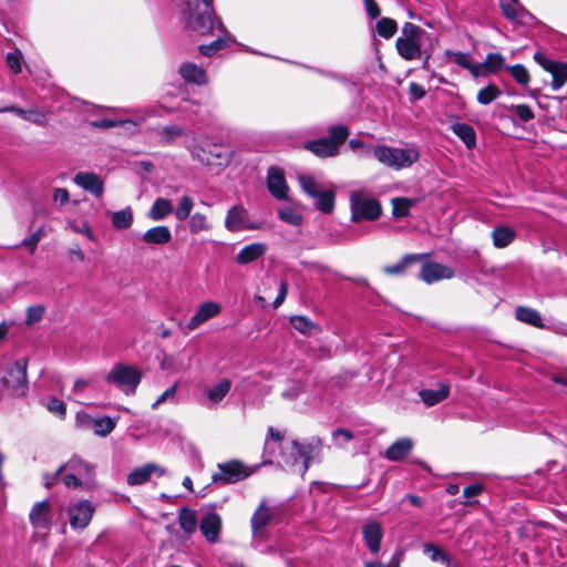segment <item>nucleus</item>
I'll return each mask as SVG.
<instances>
[{
    "label": "nucleus",
    "mask_w": 567,
    "mask_h": 567,
    "mask_svg": "<svg viewBox=\"0 0 567 567\" xmlns=\"http://www.w3.org/2000/svg\"><path fill=\"white\" fill-rule=\"evenodd\" d=\"M430 40L427 32L421 27L406 22L401 29V34L395 41L398 54L405 61H422V68L429 70L433 47L427 45Z\"/></svg>",
    "instance_id": "1"
},
{
    "label": "nucleus",
    "mask_w": 567,
    "mask_h": 567,
    "mask_svg": "<svg viewBox=\"0 0 567 567\" xmlns=\"http://www.w3.org/2000/svg\"><path fill=\"white\" fill-rule=\"evenodd\" d=\"M188 27L198 32L199 34H208L214 29L219 31V34L215 41H213L208 45H200L199 52L203 55L210 56L217 51L229 47L231 42H234L230 33L227 32L225 25L221 21L214 19L215 11L214 8H210L208 11L207 8H204L202 12L198 9H193L192 4L188 3Z\"/></svg>",
    "instance_id": "2"
},
{
    "label": "nucleus",
    "mask_w": 567,
    "mask_h": 567,
    "mask_svg": "<svg viewBox=\"0 0 567 567\" xmlns=\"http://www.w3.org/2000/svg\"><path fill=\"white\" fill-rule=\"evenodd\" d=\"M62 483L66 488L87 491L94 486L95 465L79 456H72L60 465Z\"/></svg>",
    "instance_id": "3"
},
{
    "label": "nucleus",
    "mask_w": 567,
    "mask_h": 567,
    "mask_svg": "<svg viewBox=\"0 0 567 567\" xmlns=\"http://www.w3.org/2000/svg\"><path fill=\"white\" fill-rule=\"evenodd\" d=\"M187 150L193 159L208 166H224L230 161L226 147L205 135L193 136Z\"/></svg>",
    "instance_id": "4"
},
{
    "label": "nucleus",
    "mask_w": 567,
    "mask_h": 567,
    "mask_svg": "<svg viewBox=\"0 0 567 567\" xmlns=\"http://www.w3.org/2000/svg\"><path fill=\"white\" fill-rule=\"evenodd\" d=\"M372 152L379 163L393 169L410 167L420 158V153L414 147L400 148L378 145Z\"/></svg>",
    "instance_id": "5"
},
{
    "label": "nucleus",
    "mask_w": 567,
    "mask_h": 567,
    "mask_svg": "<svg viewBox=\"0 0 567 567\" xmlns=\"http://www.w3.org/2000/svg\"><path fill=\"white\" fill-rule=\"evenodd\" d=\"M350 208L352 221L374 220L380 217L382 212L379 202L365 189L351 192Z\"/></svg>",
    "instance_id": "6"
},
{
    "label": "nucleus",
    "mask_w": 567,
    "mask_h": 567,
    "mask_svg": "<svg viewBox=\"0 0 567 567\" xmlns=\"http://www.w3.org/2000/svg\"><path fill=\"white\" fill-rule=\"evenodd\" d=\"M142 380V372L134 365L116 363L105 375L107 383L122 389L126 394L135 392Z\"/></svg>",
    "instance_id": "7"
},
{
    "label": "nucleus",
    "mask_w": 567,
    "mask_h": 567,
    "mask_svg": "<svg viewBox=\"0 0 567 567\" xmlns=\"http://www.w3.org/2000/svg\"><path fill=\"white\" fill-rule=\"evenodd\" d=\"M218 472L214 473L212 478L214 483L234 484L249 477L258 466H248L239 460H231L218 464Z\"/></svg>",
    "instance_id": "8"
},
{
    "label": "nucleus",
    "mask_w": 567,
    "mask_h": 567,
    "mask_svg": "<svg viewBox=\"0 0 567 567\" xmlns=\"http://www.w3.org/2000/svg\"><path fill=\"white\" fill-rule=\"evenodd\" d=\"M53 508L48 501L33 504L29 513V520L33 528L34 536L47 537L53 523Z\"/></svg>",
    "instance_id": "9"
},
{
    "label": "nucleus",
    "mask_w": 567,
    "mask_h": 567,
    "mask_svg": "<svg viewBox=\"0 0 567 567\" xmlns=\"http://www.w3.org/2000/svg\"><path fill=\"white\" fill-rule=\"evenodd\" d=\"M1 383L13 395H22L27 388V361L18 360L11 363L1 378Z\"/></svg>",
    "instance_id": "10"
},
{
    "label": "nucleus",
    "mask_w": 567,
    "mask_h": 567,
    "mask_svg": "<svg viewBox=\"0 0 567 567\" xmlns=\"http://www.w3.org/2000/svg\"><path fill=\"white\" fill-rule=\"evenodd\" d=\"M94 511L93 504L86 499L70 505L66 509L70 526L73 529H84L90 524Z\"/></svg>",
    "instance_id": "11"
},
{
    "label": "nucleus",
    "mask_w": 567,
    "mask_h": 567,
    "mask_svg": "<svg viewBox=\"0 0 567 567\" xmlns=\"http://www.w3.org/2000/svg\"><path fill=\"white\" fill-rule=\"evenodd\" d=\"M225 227L230 231H241L257 229L258 225L250 220L249 214L245 207L236 205L227 212Z\"/></svg>",
    "instance_id": "12"
},
{
    "label": "nucleus",
    "mask_w": 567,
    "mask_h": 567,
    "mask_svg": "<svg viewBox=\"0 0 567 567\" xmlns=\"http://www.w3.org/2000/svg\"><path fill=\"white\" fill-rule=\"evenodd\" d=\"M534 59L544 70L550 73L554 90H558L565 84L567 81V68L564 64L550 61L540 52H536Z\"/></svg>",
    "instance_id": "13"
},
{
    "label": "nucleus",
    "mask_w": 567,
    "mask_h": 567,
    "mask_svg": "<svg viewBox=\"0 0 567 567\" xmlns=\"http://www.w3.org/2000/svg\"><path fill=\"white\" fill-rule=\"evenodd\" d=\"M274 516V509L267 505V501L262 499L254 512L250 526L254 538H262L264 528L270 523Z\"/></svg>",
    "instance_id": "14"
},
{
    "label": "nucleus",
    "mask_w": 567,
    "mask_h": 567,
    "mask_svg": "<svg viewBox=\"0 0 567 567\" xmlns=\"http://www.w3.org/2000/svg\"><path fill=\"white\" fill-rule=\"evenodd\" d=\"M223 528L221 517L214 512L205 514L199 522V529L208 543H217Z\"/></svg>",
    "instance_id": "15"
},
{
    "label": "nucleus",
    "mask_w": 567,
    "mask_h": 567,
    "mask_svg": "<svg viewBox=\"0 0 567 567\" xmlns=\"http://www.w3.org/2000/svg\"><path fill=\"white\" fill-rule=\"evenodd\" d=\"M362 537L370 553L377 555L381 549L382 525L377 520H367L362 525Z\"/></svg>",
    "instance_id": "16"
},
{
    "label": "nucleus",
    "mask_w": 567,
    "mask_h": 567,
    "mask_svg": "<svg viewBox=\"0 0 567 567\" xmlns=\"http://www.w3.org/2000/svg\"><path fill=\"white\" fill-rule=\"evenodd\" d=\"M221 310V307L219 303L214 301H207L202 303L194 316L189 319L186 328L188 331L196 330L199 328L203 323L208 321L209 319L216 317Z\"/></svg>",
    "instance_id": "17"
},
{
    "label": "nucleus",
    "mask_w": 567,
    "mask_h": 567,
    "mask_svg": "<svg viewBox=\"0 0 567 567\" xmlns=\"http://www.w3.org/2000/svg\"><path fill=\"white\" fill-rule=\"evenodd\" d=\"M420 277L426 284H433L435 281L442 279H451L454 277L453 268L437 264V262H427L422 266Z\"/></svg>",
    "instance_id": "18"
},
{
    "label": "nucleus",
    "mask_w": 567,
    "mask_h": 567,
    "mask_svg": "<svg viewBox=\"0 0 567 567\" xmlns=\"http://www.w3.org/2000/svg\"><path fill=\"white\" fill-rule=\"evenodd\" d=\"M73 181L78 186L96 197H100L104 192V183L95 173L80 172L74 176Z\"/></svg>",
    "instance_id": "19"
},
{
    "label": "nucleus",
    "mask_w": 567,
    "mask_h": 567,
    "mask_svg": "<svg viewBox=\"0 0 567 567\" xmlns=\"http://www.w3.org/2000/svg\"><path fill=\"white\" fill-rule=\"evenodd\" d=\"M178 74L187 83L196 84L199 86L206 85L208 83L206 71L193 62L182 63L178 66Z\"/></svg>",
    "instance_id": "20"
},
{
    "label": "nucleus",
    "mask_w": 567,
    "mask_h": 567,
    "mask_svg": "<svg viewBox=\"0 0 567 567\" xmlns=\"http://www.w3.org/2000/svg\"><path fill=\"white\" fill-rule=\"evenodd\" d=\"M267 185L269 192L279 199L287 198L288 186L286 184L284 172L277 167H271L267 175Z\"/></svg>",
    "instance_id": "21"
},
{
    "label": "nucleus",
    "mask_w": 567,
    "mask_h": 567,
    "mask_svg": "<svg viewBox=\"0 0 567 567\" xmlns=\"http://www.w3.org/2000/svg\"><path fill=\"white\" fill-rule=\"evenodd\" d=\"M154 473L162 476L165 474V470L154 463H147L131 471L126 482L128 485H141L146 483Z\"/></svg>",
    "instance_id": "22"
},
{
    "label": "nucleus",
    "mask_w": 567,
    "mask_h": 567,
    "mask_svg": "<svg viewBox=\"0 0 567 567\" xmlns=\"http://www.w3.org/2000/svg\"><path fill=\"white\" fill-rule=\"evenodd\" d=\"M147 245L163 246L172 240V233L167 226L161 225L147 229L141 237Z\"/></svg>",
    "instance_id": "23"
},
{
    "label": "nucleus",
    "mask_w": 567,
    "mask_h": 567,
    "mask_svg": "<svg viewBox=\"0 0 567 567\" xmlns=\"http://www.w3.org/2000/svg\"><path fill=\"white\" fill-rule=\"evenodd\" d=\"M267 251V245L264 243H252L250 245H247L243 247L239 252L236 256V261L239 265H247L250 264L261 256L265 255Z\"/></svg>",
    "instance_id": "24"
},
{
    "label": "nucleus",
    "mask_w": 567,
    "mask_h": 567,
    "mask_svg": "<svg viewBox=\"0 0 567 567\" xmlns=\"http://www.w3.org/2000/svg\"><path fill=\"white\" fill-rule=\"evenodd\" d=\"M306 148L319 157H332L339 152V150H337V144L328 138L308 142L306 144Z\"/></svg>",
    "instance_id": "25"
},
{
    "label": "nucleus",
    "mask_w": 567,
    "mask_h": 567,
    "mask_svg": "<svg viewBox=\"0 0 567 567\" xmlns=\"http://www.w3.org/2000/svg\"><path fill=\"white\" fill-rule=\"evenodd\" d=\"M0 112H11V113H14L18 116H20L21 118H23V120H25L28 122L38 124V125H43V124L47 123L45 114L42 111H40L39 109H37V107L23 110V109L18 107V106H8V107L1 109Z\"/></svg>",
    "instance_id": "26"
},
{
    "label": "nucleus",
    "mask_w": 567,
    "mask_h": 567,
    "mask_svg": "<svg viewBox=\"0 0 567 567\" xmlns=\"http://www.w3.org/2000/svg\"><path fill=\"white\" fill-rule=\"evenodd\" d=\"M413 447L411 439L403 437L391 444L385 451V457L389 461L396 462L406 456Z\"/></svg>",
    "instance_id": "27"
},
{
    "label": "nucleus",
    "mask_w": 567,
    "mask_h": 567,
    "mask_svg": "<svg viewBox=\"0 0 567 567\" xmlns=\"http://www.w3.org/2000/svg\"><path fill=\"white\" fill-rule=\"evenodd\" d=\"M230 389V380L223 379L206 390V398L212 405H217L227 396Z\"/></svg>",
    "instance_id": "28"
},
{
    "label": "nucleus",
    "mask_w": 567,
    "mask_h": 567,
    "mask_svg": "<svg viewBox=\"0 0 567 567\" xmlns=\"http://www.w3.org/2000/svg\"><path fill=\"white\" fill-rule=\"evenodd\" d=\"M450 393V384L441 383L436 390L426 389L420 392V396L422 401L429 405L433 406L449 396Z\"/></svg>",
    "instance_id": "29"
},
{
    "label": "nucleus",
    "mask_w": 567,
    "mask_h": 567,
    "mask_svg": "<svg viewBox=\"0 0 567 567\" xmlns=\"http://www.w3.org/2000/svg\"><path fill=\"white\" fill-rule=\"evenodd\" d=\"M173 213L172 202L164 197H158L153 203L152 207L148 210V217L154 221H159L165 219L168 215Z\"/></svg>",
    "instance_id": "30"
},
{
    "label": "nucleus",
    "mask_w": 567,
    "mask_h": 567,
    "mask_svg": "<svg viewBox=\"0 0 567 567\" xmlns=\"http://www.w3.org/2000/svg\"><path fill=\"white\" fill-rule=\"evenodd\" d=\"M112 226L116 230L128 229L134 221V213L131 207H125L121 210L110 213Z\"/></svg>",
    "instance_id": "31"
},
{
    "label": "nucleus",
    "mask_w": 567,
    "mask_h": 567,
    "mask_svg": "<svg viewBox=\"0 0 567 567\" xmlns=\"http://www.w3.org/2000/svg\"><path fill=\"white\" fill-rule=\"evenodd\" d=\"M516 237V233L513 228L501 225L493 229L492 239L496 248L507 247Z\"/></svg>",
    "instance_id": "32"
},
{
    "label": "nucleus",
    "mask_w": 567,
    "mask_h": 567,
    "mask_svg": "<svg viewBox=\"0 0 567 567\" xmlns=\"http://www.w3.org/2000/svg\"><path fill=\"white\" fill-rule=\"evenodd\" d=\"M290 450H291V456L293 458L291 464H295L298 460H301L302 466L300 468V472L302 474L306 473V471L309 467V462H310V452H311L310 446L302 445L298 442H291ZM285 462L287 464H290V461H288V460H286Z\"/></svg>",
    "instance_id": "33"
},
{
    "label": "nucleus",
    "mask_w": 567,
    "mask_h": 567,
    "mask_svg": "<svg viewBox=\"0 0 567 567\" xmlns=\"http://www.w3.org/2000/svg\"><path fill=\"white\" fill-rule=\"evenodd\" d=\"M423 554L433 563H440L446 567H452L450 556L433 543H425L423 545Z\"/></svg>",
    "instance_id": "34"
},
{
    "label": "nucleus",
    "mask_w": 567,
    "mask_h": 567,
    "mask_svg": "<svg viewBox=\"0 0 567 567\" xmlns=\"http://www.w3.org/2000/svg\"><path fill=\"white\" fill-rule=\"evenodd\" d=\"M453 133L460 137L468 150L476 145V134L472 126L464 123H456L452 126Z\"/></svg>",
    "instance_id": "35"
},
{
    "label": "nucleus",
    "mask_w": 567,
    "mask_h": 567,
    "mask_svg": "<svg viewBox=\"0 0 567 567\" xmlns=\"http://www.w3.org/2000/svg\"><path fill=\"white\" fill-rule=\"evenodd\" d=\"M515 315L517 320L526 324H530L536 328H543L540 313L535 309L528 307H517Z\"/></svg>",
    "instance_id": "36"
},
{
    "label": "nucleus",
    "mask_w": 567,
    "mask_h": 567,
    "mask_svg": "<svg viewBox=\"0 0 567 567\" xmlns=\"http://www.w3.org/2000/svg\"><path fill=\"white\" fill-rule=\"evenodd\" d=\"M178 522L181 528L186 534H193L198 525L196 512L188 507H183L178 514Z\"/></svg>",
    "instance_id": "37"
},
{
    "label": "nucleus",
    "mask_w": 567,
    "mask_h": 567,
    "mask_svg": "<svg viewBox=\"0 0 567 567\" xmlns=\"http://www.w3.org/2000/svg\"><path fill=\"white\" fill-rule=\"evenodd\" d=\"M291 326L305 336L319 331V327L306 316H293L290 318Z\"/></svg>",
    "instance_id": "38"
},
{
    "label": "nucleus",
    "mask_w": 567,
    "mask_h": 567,
    "mask_svg": "<svg viewBox=\"0 0 567 567\" xmlns=\"http://www.w3.org/2000/svg\"><path fill=\"white\" fill-rule=\"evenodd\" d=\"M316 207L322 213L330 214L334 208L336 193L332 189L321 190L316 197Z\"/></svg>",
    "instance_id": "39"
},
{
    "label": "nucleus",
    "mask_w": 567,
    "mask_h": 567,
    "mask_svg": "<svg viewBox=\"0 0 567 567\" xmlns=\"http://www.w3.org/2000/svg\"><path fill=\"white\" fill-rule=\"evenodd\" d=\"M417 203L416 198L396 197L392 199L393 215L398 218L405 217L410 209Z\"/></svg>",
    "instance_id": "40"
},
{
    "label": "nucleus",
    "mask_w": 567,
    "mask_h": 567,
    "mask_svg": "<svg viewBox=\"0 0 567 567\" xmlns=\"http://www.w3.org/2000/svg\"><path fill=\"white\" fill-rule=\"evenodd\" d=\"M188 228L192 234H198L200 231H208L212 228V224L205 214L197 212L189 216Z\"/></svg>",
    "instance_id": "41"
},
{
    "label": "nucleus",
    "mask_w": 567,
    "mask_h": 567,
    "mask_svg": "<svg viewBox=\"0 0 567 567\" xmlns=\"http://www.w3.org/2000/svg\"><path fill=\"white\" fill-rule=\"evenodd\" d=\"M194 208V199L189 195H184L181 197L176 209L174 210L175 218L178 221L186 220Z\"/></svg>",
    "instance_id": "42"
},
{
    "label": "nucleus",
    "mask_w": 567,
    "mask_h": 567,
    "mask_svg": "<svg viewBox=\"0 0 567 567\" xmlns=\"http://www.w3.org/2000/svg\"><path fill=\"white\" fill-rule=\"evenodd\" d=\"M91 422L94 433L100 436H106L116 425L115 421L107 416L94 419Z\"/></svg>",
    "instance_id": "43"
},
{
    "label": "nucleus",
    "mask_w": 567,
    "mask_h": 567,
    "mask_svg": "<svg viewBox=\"0 0 567 567\" xmlns=\"http://www.w3.org/2000/svg\"><path fill=\"white\" fill-rule=\"evenodd\" d=\"M398 31L396 22L391 18H382L377 23V32L384 39H390Z\"/></svg>",
    "instance_id": "44"
},
{
    "label": "nucleus",
    "mask_w": 567,
    "mask_h": 567,
    "mask_svg": "<svg viewBox=\"0 0 567 567\" xmlns=\"http://www.w3.org/2000/svg\"><path fill=\"white\" fill-rule=\"evenodd\" d=\"M279 218L292 226H299L302 223L301 214L291 206H286L279 209L278 212Z\"/></svg>",
    "instance_id": "45"
},
{
    "label": "nucleus",
    "mask_w": 567,
    "mask_h": 567,
    "mask_svg": "<svg viewBox=\"0 0 567 567\" xmlns=\"http://www.w3.org/2000/svg\"><path fill=\"white\" fill-rule=\"evenodd\" d=\"M501 95V90L495 84H488L477 93V101L482 105H487Z\"/></svg>",
    "instance_id": "46"
},
{
    "label": "nucleus",
    "mask_w": 567,
    "mask_h": 567,
    "mask_svg": "<svg viewBox=\"0 0 567 567\" xmlns=\"http://www.w3.org/2000/svg\"><path fill=\"white\" fill-rule=\"evenodd\" d=\"M298 181L302 190L312 198L321 192L319 184L311 175H299Z\"/></svg>",
    "instance_id": "47"
},
{
    "label": "nucleus",
    "mask_w": 567,
    "mask_h": 567,
    "mask_svg": "<svg viewBox=\"0 0 567 567\" xmlns=\"http://www.w3.org/2000/svg\"><path fill=\"white\" fill-rule=\"evenodd\" d=\"M419 259V256L416 255H406L405 257H403L402 260H400L396 265H393V266H386L384 268V271L389 275H400L402 272H404V270L406 269V267L411 264H413L414 261H416Z\"/></svg>",
    "instance_id": "48"
},
{
    "label": "nucleus",
    "mask_w": 567,
    "mask_h": 567,
    "mask_svg": "<svg viewBox=\"0 0 567 567\" xmlns=\"http://www.w3.org/2000/svg\"><path fill=\"white\" fill-rule=\"evenodd\" d=\"M68 225L74 233L84 235L91 241L95 240V236L86 220H71Z\"/></svg>",
    "instance_id": "49"
},
{
    "label": "nucleus",
    "mask_w": 567,
    "mask_h": 567,
    "mask_svg": "<svg viewBox=\"0 0 567 567\" xmlns=\"http://www.w3.org/2000/svg\"><path fill=\"white\" fill-rule=\"evenodd\" d=\"M330 137L328 140L333 141L337 144V150L349 136V131L344 125H334L329 128Z\"/></svg>",
    "instance_id": "50"
},
{
    "label": "nucleus",
    "mask_w": 567,
    "mask_h": 567,
    "mask_svg": "<svg viewBox=\"0 0 567 567\" xmlns=\"http://www.w3.org/2000/svg\"><path fill=\"white\" fill-rule=\"evenodd\" d=\"M504 63V58L498 53H489L485 61L482 63V66L487 72H495L502 68Z\"/></svg>",
    "instance_id": "51"
},
{
    "label": "nucleus",
    "mask_w": 567,
    "mask_h": 567,
    "mask_svg": "<svg viewBox=\"0 0 567 567\" xmlns=\"http://www.w3.org/2000/svg\"><path fill=\"white\" fill-rule=\"evenodd\" d=\"M508 70L517 83L526 85L529 82V73L522 64L513 65Z\"/></svg>",
    "instance_id": "52"
},
{
    "label": "nucleus",
    "mask_w": 567,
    "mask_h": 567,
    "mask_svg": "<svg viewBox=\"0 0 567 567\" xmlns=\"http://www.w3.org/2000/svg\"><path fill=\"white\" fill-rule=\"evenodd\" d=\"M353 434L347 429H337L332 432V439L337 446L344 447L348 442L353 440Z\"/></svg>",
    "instance_id": "53"
},
{
    "label": "nucleus",
    "mask_w": 567,
    "mask_h": 567,
    "mask_svg": "<svg viewBox=\"0 0 567 567\" xmlns=\"http://www.w3.org/2000/svg\"><path fill=\"white\" fill-rule=\"evenodd\" d=\"M45 308L41 305L31 306L27 310V323L29 326L34 324L35 322L40 321L44 315Z\"/></svg>",
    "instance_id": "54"
},
{
    "label": "nucleus",
    "mask_w": 567,
    "mask_h": 567,
    "mask_svg": "<svg viewBox=\"0 0 567 567\" xmlns=\"http://www.w3.org/2000/svg\"><path fill=\"white\" fill-rule=\"evenodd\" d=\"M445 55L449 58L450 61L454 62L460 66H463L465 69L472 66V62L470 61L468 55L463 52H454L447 50L445 52Z\"/></svg>",
    "instance_id": "55"
},
{
    "label": "nucleus",
    "mask_w": 567,
    "mask_h": 567,
    "mask_svg": "<svg viewBox=\"0 0 567 567\" xmlns=\"http://www.w3.org/2000/svg\"><path fill=\"white\" fill-rule=\"evenodd\" d=\"M303 392V384L299 381H292L288 388L282 392V398L287 400H295Z\"/></svg>",
    "instance_id": "56"
},
{
    "label": "nucleus",
    "mask_w": 567,
    "mask_h": 567,
    "mask_svg": "<svg viewBox=\"0 0 567 567\" xmlns=\"http://www.w3.org/2000/svg\"><path fill=\"white\" fill-rule=\"evenodd\" d=\"M178 383L176 382L157 398V400L152 404V408L157 409L161 404L167 401H173L176 395Z\"/></svg>",
    "instance_id": "57"
},
{
    "label": "nucleus",
    "mask_w": 567,
    "mask_h": 567,
    "mask_svg": "<svg viewBox=\"0 0 567 567\" xmlns=\"http://www.w3.org/2000/svg\"><path fill=\"white\" fill-rule=\"evenodd\" d=\"M513 112L523 122L530 121L534 117L532 109L526 104H518L512 107Z\"/></svg>",
    "instance_id": "58"
},
{
    "label": "nucleus",
    "mask_w": 567,
    "mask_h": 567,
    "mask_svg": "<svg viewBox=\"0 0 567 567\" xmlns=\"http://www.w3.org/2000/svg\"><path fill=\"white\" fill-rule=\"evenodd\" d=\"M136 125L135 122H132V121H113V120H109V118H103V120H100V121H95L92 123V125L94 127H99V128H110V127H114L116 125Z\"/></svg>",
    "instance_id": "59"
},
{
    "label": "nucleus",
    "mask_w": 567,
    "mask_h": 567,
    "mask_svg": "<svg viewBox=\"0 0 567 567\" xmlns=\"http://www.w3.org/2000/svg\"><path fill=\"white\" fill-rule=\"evenodd\" d=\"M47 408L50 412L63 416L65 414V405L62 401L51 398L48 401Z\"/></svg>",
    "instance_id": "60"
},
{
    "label": "nucleus",
    "mask_w": 567,
    "mask_h": 567,
    "mask_svg": "<svg viewBox=\"0 0 567 567\" xmlns=\"http://www.w3.org/2000/svg\"><path fill=\"white\" fill-rule=\"evenodd\" d=\"M58 481L62 482V472H60V466L58 467V470L55 472L45 473L43 475V482H44V486L47 488H50L53 485H55L58 483Z\"/></svg>",
    "instance_id": "61"
},
{
    "label": "nucleus",
    "mask_w": 567,
    "mask_h": 567,
    "mask_svg": "<svg viewBox=\"0 0 567 567\" xmlns=\"http://www.w3.org/2000/svg\"><path fill=\"white\" fill-rule=\"evenodd\" d=\"M7 62L10 69L18 73L21 71V53L14 52L7 55Z\"/></svg>",
    "instance_id": "62"
},
{
    "label": "nucleus",
    "mask_w": 567,
    "mask_h": 567,
    "mask_svg": "<svg viewBox=\"0 0 567 567\" xmlns=\"http://www.w3.org/2000/svg\"><path fill=\"white\" fill-rule=\"evenodd\" d=\"M70 195L65 188H55L53 190V200L60 205H64L69 202Z\"/></svg>",
    "instance_id": "63"
},
{
    "label": "nucleus",
    "mask_w": 567,
    "mask_h": 567,
    "mask_svg": "<svg viewBox=\"0 0 567 567\" xmlns=\"http://www.w3.org/2000/svg\"><path fill=\"white\" fill-rule=\"evenodd\" d=\"M483 489H484L483 484H478V483L472 484L464 488L463 495L465 498H471V497L480 495L483 492Z\"/></svg>",
    "instance_id": "64"
}]
</instances>
